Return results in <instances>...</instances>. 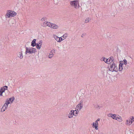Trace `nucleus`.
I'll return each instance as SVG.
<instances>
[{"instance_id":"obj_1","label":"nucleus","mask_w":134,"mask_h":134,"mask_svg":"<svg viewBox=\"0 0 134 134\" xmlns=\"http://www.w3.org/2000/svg\"><path fill=\"white\" fill-rule=\"evenodd\" d=\"M17 13L14 11L9 10H8L5 15L6 18H12L16 15Z\"/></svg>"},{"instance_id":"obj_2","label":"nucleus","mask_w":134,"mask_h":134,"mask_svg":"<svg viewBox=\"0 0 134 134\" xmlns=\"http://www.w3.org/2000/svg\"><path fill=\"white\" fill-rule=\"evenodd\" d=\"M109 68V70L112 72L113 71H116L118 70L117 65L114 62L112 63V64L110 65Z\"/></svg>"},{"instance_id":"obj_3","label":"nucleus","mask_w":134,"mask_h":134,"mask_svg":"<svg viewBox=\"0 0 134 134\" xmlns=\"http://www.w3.org/2000/svg\"><path fill=\"white\" fill-rule=\"evenodd\" d=\"M134 121V116H131L126 120L125 124L127 126H130Z\"/></svg>"},{"instance_id":"obj_4","label":"nucleus","mask_w":134,"mask_h":134,"mask_svg":"<svg viewBox=\"0 0 134 134\" xmlns=\"http://www.w3.org/2000/svg\"><path fill=\"white\" fill-rule=\"evenodd\" d=\"M70 4L71 6L76 9H78L79 8V2L77 0H75L72 1H70Z\"/></svg>"},{"instance_id":"obj_5","label":"nucleus","mask_w":134,"mask_h":134,"mask_svg":"<svg viewBox=\"0 0 134 134\" xmlns=\"http://www.w3.org/2000/svg\"><path fill=\"white\" fill-rule=\"evenodd\" d=\"M36 52V49L31 48H28L27 47H26L25 54H27V53L31 54L35 53Z\"/></svg>"},{"instance_id":"obj_6","label":"nucleus","mask_w":134,"mask_h":134,"mask_svg":"<svg viewBox=\"0 0 134 134\" xmlns=\"http://www.w3.org/2000/svg\"><path fill=\"white\" fill-rule=\"evenodd\" d=\"M100 120V118H98L97 120L94 122H93L91 124V125L93 128H94L96 130L98 129V122Z\"/></svg>"},{"instance_id":"obj_7","label":"nucleus","mask_w":134,"mask_h":134,"mask_svg":"<svg viewBox=\"0 0 134 134\" xmlns=\"http://www.w3.org/2000/svg\"><path fill=\"white\" fill-rule=\"evenodd\" d=\"M15 99L14 97H12L10 98L7 99L5 101V102L9 104H12Z\"/></svg>"},{"instance_id":"obj_8","label":"nucleus","mask_w":134,"mask_h":134,"mask_svg":"<svg viewBox=\"0 0 134 134\" xmlns=\"http://www.w3.org/2000/svg\"><path fill=\"white\" fill-rule=\"evenodd\" d=\"M107 63L108 64L115 62L114 58L113 57H111L108 59H107Z\"/></svg>"},{"instance_id":"obj_9","label":"nucleus","mask_w":134,"mask_h":134,"mask_svg":"<svg viewBox=\"0 0 134 134\" xmlns=\"http://www.w3.org/2000/svg\"><path fill=\"white\" fill-rule=\"evenodd\" d=\"M83 102L81 100L80 101V103H79L76 107V109H77V110L79 111L81 110L83 107Z\"/></svg>"},{"instance_id":"obj_10","label":"nucleus","mask_w":134,"mask_h":134,"mask_svg":"<svg viewBox=\"0 0 134 134\" xmlns=\"http://www.w3.org/2000/svg\"><path fill=\"white\" fill-rule=\"evenodd\" d=\"M8 103L5 102L1 109V111L2 112L6 110L8 107Z\"/></svg>"},{"instance_id":"obj_11","label":"nucleus","mask_w":134,"mask_h":134,"mask_svg":"<svg viewBox=\"0 0 134 134\" xmlns=\"http://www.w3.org/2000/svg\"><path fill=\"white\" fill-rule=\"evenodd\" d=\"M74 111L73 110H71L70 111L69 114L68 115V117L69 118L71 119L72 118L74 115L76 116L74 113Z\"/></svg>"},{"instance_id":"obj_12","label":"nucleus","mask_w":134,"mask_h":134,"mask_svg":"<svg viewBox=\"0 0 134 134\" xmlns=\"http://www.w3.org/2000/svg\"><path fill=\"white\" fill-rule=\"evenodd\" d=\"M123 62L122 61H120V64L119 65V71H121L122 70L123 68Z\"/></svg>"},{"instance_id":"obj_13","label":"nucleus","mask_w":134,"mask_h":134,"mask_svg":"<svg viewBox=\"0 0 134 134\" xmlns=\"http://www.w3.org/2000/svg\"><path fill=\"white\" fill-rule=\"evenodd\" d=\"M55 51V50L54 49L52 50L51 51L48 55V58H51L53 57V53H54Z\"/></svg>"},{"instance_id":"obj_14","label":"nucleus","mask_w":134,"mask_h":134,"mask_svg":"<svg viewBox=\"0 0 134 134\" xmlns=\"http://www.w3.org/2000/svg\"><path fill=\"white\" fill-rule=\"evenodd\" d=\"M50 27L52 29H57L58 28L59 26L58 25H56L54 24L51 23V26H50Z\"/></svg>"},{"instance_id":"obj_15","label":"nucleus","mask_w":134,"mask_h":134,"mask_svg":"<svg viewBox=\"0 0 134 134\" xmlns=\"http://www.w3.org/2000/svg\"><path fill=\"white\" fill-rule=\"evenodd\" d=\"M117 115L115 114H112L111 113H109L108 114V116L112 118L113 119L115 120L117 116Z\"/></svg>"},{"instance_id":"obj_16","label":"nucleus","mask_w":134,"mask_h":134,"mask_svg":"<svg viewBox=\"0 0 134 134\" xmlns=\"http://www.w3.org/2000/svg\"><path fill=\"white\" fill-rule=\"evenodd\" d=\"M51 23L50 22L45 21L43 23V26L44 27L48 26L50 27V26H51Z\"/></svg>"},{"instance_id":"obj_17","label":"nucleus","mask_w":134,"mask_h":134,"mask_svg":"<svg viewBox=\"0 0 134 134\" xmlns=\"http://www.w3.org/2000/svg\"><path fill=\"white\" fill-rule=\"evenodd\" d=\"M115 120H117L119 122H121L122 121V118L118 115H117V116Z\"/></svg>"},{"instance_id":"obj_18","label":"nucleus","mask_w":134,"mask_h":134,"mask_svg":"<svg viewBox=\"0 0 134 134\" xmlns=\"http://www.w3.org/2000/svg\"><path fill=\"white\" fill-rule=\"evenodd\" d=\"M18 56L19 57L20 59H22L23 58V54L22 52H19L18 53Z\"/></svg>"},{"instance_id":"obj_19","label":"nucleus","mask_w":134,"mask_h":134,"mask_svg":"<svg viewBox=\"0 0 134 134\" xmlns=\"http://www.w3.org/2000/svg\"><path fill=\"white\" fill-rule=\"evenodd\" d=\"M8 87L7 86H5L3 87H2L0 89V91H2V92L3 93L5 91V90L7 89Z\"/></svg>"},{"instance_id":"obj_20","label":"nucleus","mask_w":134,"mask_h":134,"mask_svg":"<svg viewBox=\"0 0 134 134\" xmlns=\"http://www.w3.org/2000/svg\"><path fill=\"white\" fill-rule=\"evenodd\" d=\"M36 39H34L31 42V46L32 47H34L35 46L36 44Z\"/></svg>"},{"instance_id":"obj_21","label":"nucleus","mask_w":134,"mask_h":134,"mask_svg":"<svg viewBox=\"0 0 134 134\" xmlns=\"http://www.w3.org/2000/svg\"><path fill=\"white\" fill-rule=\"evenodd\" d=\"M54 38L58 42H59L60 39L59 37H58L57 36L55 35H53Z\"/></svg>"},{"instance_id":"obj_22","label":"nucleus","mask_w":134,"mask_h":134,"mask_svg":"<svg viewBox=\"0 0 134 134\" xmlns=\"http://www.w3.org/2000/svg\"><path fill=\"white\" fill-rule=\"evenodd\" d=\"M91 20V18H87L85 20V23H89Z\"/></svg>"},{"instance_id":"obj_23","label":"nucleus","mask_w":134,"mask_h":134,"mask_svg":"<svg viewBox=\"0 0 134 134\" xmlns=\"http://www.w3.org/2000/svg\"><path fill=\"white\" fill-rule=\"evenodd\" d=\"M68 34L67 33H65L62 36V38L64 40L68 36Z\"/></svg>"},{"instance_id":"obj_24","label":"nucleus","mask_w":134,"mask_h":134,"mask_svg":"<svg viewBox=\"0 0 134 134\" xmlns=\"http://www.w3.org/2000/svg\"><path fill=\"white\" fill-rule=\"evenodd\" d=\"M107 59L105 57H103L102 58H101L100 59V60L101 61H103L105 63H107Z\"/></svg>"},{"instance_id":"obj_25","label":"nucleus","mask_w":134,"mask_h":134,"mask_svg":"<svg viewBox=\"0 0 134 134\" xmlns=\"http://www.w3.org/2000/svg\"><path fill=\"white\" fill-rule=\"evenodd\" d=\"M123 62V64H124L125 65H126L127 64V62L126 59H124L122 61Z\"/></svg>"},{"instance_id":"obj_26","label":"nucleus","mask_w":134,"mask_h":134,"mask_svg":"<svg viewBox=\"0 0 134 134\" xmlns=\"http://www.w3.org/2000/svg\"><path fill=\"white\" fill-rule=\"evenodd\" d=\"M95 107L98 109H99L100 108H101V107L98 105H96L95 106Z\"/></svg>"},{"instance_id":"obj_27","label":"nucleus","mask_w":134,"mask_h":134,"mask_svg":"<svg viewBox=\"0 0 134 134\" xmlns=\"http://www.w3.org/2000/svg\"><path fill=\"white\" fill-rule=\"evenodd\" d=\"M36 47L38 49H40L41 48V46H40V45H38V44H36Z\"/></svg>"},{"instance_id":"obj_28","label":"nucleus","mask_w":134,"mask_h":134,"mask_svg":"<svg viewBox=\"0 0 134 134\" xmlns=\"http://www.w3.org/2000/svg\"><path fill=\"white\" fill-rule=\"evenodd\" d=\"M79 110H74V113H75V115H76V116L77 115V114H78L77 112V111H78Z\"/></svg>"},{"instance_id":"obj_29","label":"nucleus","mask_w":134,"mask_h":134,"mask_svg":"<svg viewBox=\"0 0 134 134\" xmlns=\"http://www.w3.org/2000/svg\"><path fill=\"white\" fill-rule=\"evenodd\" d=\"M37 44L38 45H40V46H41L42 44V42L41 40H40L38 42V43H37Z\"/></svg>"},{"instance_id":"obj_30","label":"nucleus","mask_w":134,"mask_h":134,"mask_svg":"<svg viewBox=\"0 0 134 134\" xmlns=\"http://www.w3.org/2000/svg\"><path fill=\"white\" fill-rule=\"evenodd\" d=\"M46 18L45 17H43L41 19V21H44L46 20Z\"/></svg>"},{"instance_id":"obj_31","label":"nucleus","mask_w":134,"mask_h":134,"mask_svg":"<svg viewBox=\"0 0 134 134\" xmlns=\"http://www.w3.org/2000/svg\"><path fill=\"white\" fill-rule=\"evenodd\" d=\"M59 38H60V41H59V42H61L62 41H63L64 40V39L63 38H62V36L60 37H59Z\"/></svg>"},{"instance_id":"obj_32","label":"nucleus","mask_w":134,"mask_h":134,"mask_svg":"<svg viewBox=\"0 0 134 134\" xmlns=\"http://www.w3.org/2000/svg\"><path fill=\"white\" fill-rule=\"evenodd\" d=\"M3 92H2V91H0V96H2V93Z\"/></svg>"}]
</instances>
